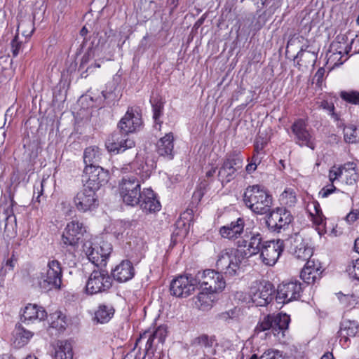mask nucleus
<instances>
[{"mask_svg":"<svg viewBox=\"0 0 359 359\" xmlns=\"http://www.w3.org/2000/svg\"><path fill=\"white\" fill-rule=\"evenodd\" d=\"M193 344L204 349V352L211 353L213 346L216 344V339L214 336L201 334L193 340Z\"/></svg>","mask_w":359,"mask_h":359,"instance_id":"35","label":"nucleus"},{"mask_svg":"<svg viewBox=\"0 0 359 359\" xmlns=\"http://www.w3.org/2000/svg\"><path fill=\"white\" fill-rule=\"evenodd\" d=\"M245 222L243 218H238L226 226H222L219 233L223 238L234 239L241 236L243 232Z\"/></svg>","mask_w":359,"mask_h":359,"instance_id":"26","label":"nucleus"},{"mask_svg":"<svg viewBox=\"0 0 359 359\" xmlns=\"http://www.w3.org/2000/svg\"><path fill=\"white\" fill-rule=\"evenodd\" d=\"M315 215L323 214L318 203L314 205Z\"/></svg>","mask_w":359,"mask_h":359,"instance_id":"60","label":"nucleus"},{"mask_svg":"<svg viewBox=\"0 0 359 359\" xmlns=\"http://www.w3.org/2000/svg\"><path fill=\"white\" fill-rule=\"evenodd\" d=\"M87 33H88V29H86V27H83L80 32L81 35L85 36Z\"/></svg>","mask_w":359,"mask_h":359,"instance_id":"63","label":"nucleus"},{"mask_svg":"<svg viewBox=\"0 0 359 359\" xmlns=\"http://www.w3.org/2000/svg\"><path fill=\"white\" fill-rule=\"evenodd\" d=\"M340 97L345 102L358 105L359 104V92L355 90H342L339 93Z\"/></svg>","mask_w":359,"mask_h":359,"instance_id":"43","label":"nucleus"},{"mask_svg":"<svg viewBox=\"0 0 359 359\" xmlns=\"http://www.w3.org/2000/svg\"><path fill=\"white\" fill-rule=\"evenodd\" d=\"M243 258L242 250L233 248L225 249L219 254L216 266L226 276H234L238 274Z\"/></svg>","mask_w":359,"mask_h":359,"instance_id":"6","label":"nucleus"},{"mask_svg":"<svg viewBox=\"0 0 359 359\" xmlns=\"http://www.w3.org/2000/svg\"><path fill=\"white\" fill-rule=\"evenodd\" d=\"M320 359H333V355L331 353H327Z\"/></svg>","mask_w":359,"mask_h":359,"instance_id":"61","label":"nucleus"},{"mask_svg":"<svg viewBox=\"0 0 359 359\" xmlns=\"http://www.w3.org/2000/svg\"><path fill=\"white\" fill-rule=\"evenodd\" d=\"M108 181V172L101 166H86L83 170V187L97 192Z\"/></svg>","mask_w":359,"mask_h":359,"instance_id":"11","label":"nucleus"},{"mask_svg":"<svg viewBox=\"0 0 359 359\" xmlns=\"http://www.w3.org/2000/svg\"><path fill=\"white\" fill-rule=\"evenodd\" d=\"M339 177H342L341 166L332 167L329 172V180L333 184V182L337 180Z\"/></svg>","mask_w":359,"mask_h":359,"instance_id":"47","label":"nucleus"},{"mask_svg":"<svg viewBox=\"0 0 359 359\" xmlns=\"http://www.w3.org/2000/svg\"><path fill=\"white\" fill-rule=\"evenodd\" d=\"M50 326L57 330H62L65 328L67 323L65 317H62L61 312H55L50 315Z\"/></svg>","mask_w":359,"mask_h":359,"instance_id":"44","label":"nucleus"},{"mask_svg":"<svg viewBox=\"0 0 359 359\" xmlns=\"http://www.w3.org/2000/svg\"><path fill=\"white\" fill-rule=\"evenodd\" d=\"M348 271L351 276L359 280V258L353 263L352 266H348Z\"/></svg>","mask_w":359,"mask_h":359,"instance_id":"48","label":"nucleus"},{"mask_svg":"<svg viewBox=\"0 0 359 359\" xmlns=\"http://www.w3.org/2000/svg\"><path fill=\"white\" fill-rule=\"evenodd\" d=\"M243 165V157L237 151L228 153L218 172V179L222 184L230 182Z\"/></svg>","mask_w":359,"mask_h":359,"instance_id":"7","label":"nucleus"},{"mask_svg":"<svg viewBox=\"0 0 359 359\" xmlns=\"http://www.w3.org/2000/svg\"><path fill=\"white\" fill-rule=\"evenodd\" d=\"M142 124V120L138 114L128 110L125 116L118 123L121 132L128 136V133L135 132Z\"/></svg>","mask_w":359,"mask_h":359,"instance_id":"23","label":"nucleus"},{"mask_svg":"<svg viewBox=\"0 0 359 359\" xmlns=\"http://www.w3.org/2000/svg\"><path fill=\"white\" fill-rule=\"evenodd\" d=\"M83 252L86 255L90 262L97 266H105L112 248L108 243H102L100 246L94 245L90 241H86L83 245Z\"/></svg>","mask_w":359,"mask_h":359,"instance_id":"10","label":"nucleus"},{"mask_svg":"<svg viewBox=\"0 0 359 359\" xmlns=\"http://www.w3.org/2000/svg\"><path fill=\"white\" fill-rule=\"evenodd\" d=\"M241 316V309L234 307L232 309L222 312L219 314V318L228 323L232 321H238Z\"/></svg>","mask_w":359,"mask_h":359,"instance_id":"41","label":"nucleus"},{"mask_svg":"<svg viewBox=\"0 0 359 359\" xmlns=\"http://www.w3.org/2000/svg\"><path fill=\"white\" fill-rule=\"evenodd\" d=\"M114 309L111 306L100 305L95 313L94 319L97 323H104L108 322L113 316Z\"/></svg>","mask_w":359,"mask_h":359,"instance_id":"38","label":"nucleus"},{"mask_svg":"<svg viewBox=\"0 0 359 359\" xmlns=\"http://www.w3.org/2000/svg\"><path fill=\"white\" fill-rule=\"evenodd\" d=\"M111 275L117 282L125 283L128 281L135 275L133 264L128 260L122 261L112 270Z\"/></svg>","mask_w":359,"mask_h":359,"instance_id":"24","label":"nucleus"},{"mask_svg":"<svg viewBox=\"0 0 359 359\" xmlns=\"http://www.w3.org/2000/svg\"><path fill=\"white\" fill-rule=\"evenodd\" d=\"M72 346L67 341H60L57 343L55 352V359H73Z\"/></svg>","mask_w":359,"mask_h":359,"instance_id":"36","label":"nucleus"},{"mask_svg":"<svg viewBox=\"0 0 359 359\" xmlns=\"http://www.w3.org/2000/svg\"><path fill=\"white\" fill-rule=\"evenodd\" d=\"M321 107L323 109H327L328 111L332 113V115L334 114V104L332 103H330L327 101H323L321 102Z\"/></svg>","mask_w":359,"mask_h":359,"instance_id":"55","label":"nucleus"},{"mask_svg":"<svg viewBox=\"0 0 359 359\" xmlns=\"http://www.w3.org/2000/svg\"><path fill=\"white\" fill-rule=\"evenodd\" d=\"M359 330V324L355 320L344 319L340 323L337 336L339 338L340 344L344 346H348L349 337H354Z\"/></svg>","mask_w":359,"mask_h":359,"instance_id":"22","label":"nucleus"},{"mask_svg":"<svg viewBox=\"0 0 359 359\" xmlns=\"http://www.w3.org/2000/svg\"><path fill=\"white\" fill-rule=\"evenodd\" d=\"M292 133L295 137V142L300 147H308L311 149L315 148V139L311 131L307 128L306 121L302 118L295 121L291 126Z\"/></svg>","mask_w":359,"mask_h":359,"instance_id":"16","label":"nucleus"},{"mask_svg":"<svg viewBox=\"0 0 359 359\" xmlns=\"http://www.w3.org/2000/svg\"><path fill=\"white\" fill-rule=\"evenodd\" d=\"M337 190L336 187L333 185V184H331L330 185L325 186L323 187L319 194L321 195L323 198L327 197L330 194H332Z\"/></svg>","mask_w":359,"mask_h":359,"instance_id":"50","label":"nucleus"},{"mask_svg":"<svg viewBox=\"0 0 359 359\" xmlns=\"http://www.w3.org/2000/svg\"><path fill=\"white\" fill-rule=\"evenodd\" d=\"M273 292V286L269 283L261 284L258 287H252L250 292V299L255 306H264L272 301Z\"/></svg>","mask_w":359,"mask_h":359,"instance_id":"20","label":"nucleus"},{"mask_svg":"<svg viewBox=\"0 0 359 359\" xmlns=\"http://www.w3.org/2000/svg\"><path fill=\"white\" fill-rule=\"evenodd\" d=\"M341 170L346 184L353 185L356 183L359 178V174L357 172L355 163L347 162L341 165Z\"/></svg>","mask_w":359,"mask_h":359,"instance_id":"32","label":"nucleus"},{"mask_svg":"<svg viewBox=\"0 0 359 359\" xmlns=\"http://www.w3.org/2000/svg\"><path fill=\"white\" fill-rule=\"evenodd\" d=\"M344 140L348 143L359 142V126L353 125L346 126L344 129Z\"/></svg>","mask_w":359,"mask_h":359,"instance_id":"39","label":"nucleus"},{"mask_svg":"<svg viewBox=\"0 0 359 359\" xmlns=\"http://www.w3.org/2000/svg\"><path fill=\"white\" fill-rule=\"evenodd\" d=\"M174 137L172 133H166L156 143L157 153L164 157L172 159L174 156Z\"/></svg>","mask_w":359,"mask_h":359,"instance_id":"27","label":"nucleus"},{"mask_svg":"<svg viewBox=\"0 0 359 359\" xmlns=\"http://www.w3.org/2000/svg\"><path fill=\"white\" fill-rule=\"evenodd\" d=\"M290 316L285 313L269 314L260 318L254 330V334L258 335L259 333L265 331L266 336L273 334L274 336L280 337H285V332L287 330Z\"/></svg>","mask_w":359,"mask_h":359,"instance_id":"4","label":"nucleus"},{"mask_svg":"<svg viewBox=\"0 0 359 359\" xmlns=\"http://www.w3.org/2000/svg\"><path fill=\"white\" fill-rule=\"evenodd\" d=\"M311 215L313 216V222L316 225H323V224L325 217L323 216V214H318V215L311 214Z\"/></svg>","mask_w":359,"mask_h":359,"instance_id":"54","label":"nucleus"},{"mask_svg":"<svg viewBox=\"0 0 359 359\" xmlns=\"http://www.w3.org/2000/svg\"><path fill=\"white\" fill-rule=\"evenodd\" d=\"M86 233V229L82 222L72 220L67 223L61 236L60 245L62 248L74 254L79 243Z\"/></svg>","mask_w":359,"mask_h":359,"instance_id":"5","label":"nucleus"},{"mask_svg":"<svg viewBox=\"0 0 359 359\" xmlns=\"http://www.w3.org/2000/svg\"><path fill=\"white\" fill-rule=\"evenodd\" d=\"M47 318L46 311L36 304H28L25 306L21 317L22 322L32 323L35 320H43Z\"/></svg>","mask_w":359,"mask_h":359,"instance_id":"29","label":"nucleus"},{"mask_svg":"<svg viewBox=\"0 0 359 359\" xmlns=\"http://www.w3.org/2000/svg\"><path fill=\"white\" fill-rule=\"evenodd\" d=\"M280 201L286 205H294L297 202L295 192L291 188L286 189L280 196Z\"/></svg>","mask_w":359,"mask_h":359,"instance_id":"42","label":"nucleus"},{"mask_svg":"<svg viewBox=\"0 0 359 359\" xmlns=\"http://www.w3.org/2000/svg\"><path fill=\"white\" fill-rule=\"evenodd\" d=\"M354 249L355 250V252H358L359 253V238H358L355 241V243H354Z\"/></svg>","mask_w":359,"mask_h":359,"instance_id":"62","label":"nucleus"},{"mask_svg":"<svg viewBox=\"0 0 359 359\" xmlns=\"http://www.w3.org/2000/svg\"><path fill=\"white\" fill-rule=\"evenodd\" d=\"M6 266L8 267L10 270L13 269V260L12 258L8 259L6 262Z\"/></svg>","mask_w":359,"mask_h":359,"instance_id":"59","label":"nucleus"},{"mask_svg":"<svg viewBox=\"0 0 359 359\" xmlns=\"http://www.w3.org/2000/svg\"><path fill=\"white\" fill-rule=\"evenodd\" d=\"M195 287L194 277L191 275L180 276L171 282L170 290L173 296L187 297L195 290Z\"/></svg>","mask_w":359,"mask_h":359,"instance_id":"18","label":"nucleus"},{"mask_svg":"<svg viewBox=\"0 0 359 359\" xmlns=\"http://www.w3.org/2000/svg\"><path fill=\"white\" fill-rule=\"evenodd\" d=\"M62 269L56 259L49 260L46 268L37 271L31 276L33 287L43 290L59 289L62 283Z\"/></svg>","mask_w":359,"mask_h":359,"instance_id":"2","label":"nucleus"},{"mask_svg":"<svg viewBox=\"0 0 359 359\" xmlns=\"http://www.w3.org/2000/svg\"><path fill=\"white\" fill-rule=\"evenodd\" d=\"M21 47V43L18 41V36H15L11 41L12 52L14 57H16Z\"/></svg>","mask_w":359,"mask_h":359,"instance_id":"52","label":"nucleus"},{"mask_svg":"<svg viewBox=\"0 0 359 359\" xmlns=\"http://www.w3.org/2000/svg\"><path fill=\"white\" fill-rule=\"evenodd\" d=\"M97 50L96 49H90L89 50L83 57L81 59L80 67L83 68L85 65H86L90 60L93 59L95 56V52Z\"/></svg>","mask_w":359,"mask_h":359,"instance_id":"49","label":"nucleus"},{"mask_svg":"<svg viewBox=\"0 0 359 359\" xmlns=\"http://www.w3.org/2000/svg\"><path fill=\"white\" fill-rule=\"evenodd\" d=\"M320 268L319 264H316L314 260H309L302 270L300 277L306 283L313 284L320 277Z\"/></svg>","mask_w":359,"mask_h":359,"instance_id":"28","label":"nucleus"},{"mask_svg":"<svg viewBox=\"0 0 359 359\" xmlns=\"http://www.w3.org/2000/svg\"><path fill=\"white\" fill-rule=\"evenodd\" d=\"M112 286V279L105 270H94L86 285L88 294H95L108 290Z\"/></svg>","mask_w":359,"mask_h":359,"instance_id":"12","label":"nucleus"},{"mask_svg":"<svg viewBox=\"0 0 359 359\" xmlns=\"http://www.w3.org/2000/svg\"><path fill=\"white\" fill-rule=\"evenodd\" d=\"M266 144V142H264V141H262V142L259 143L258 139H257L256 143L255 145V151L258 153L259 151L262 150L264 149V147H265Z\"/></svg>","mask_w":359,"mask_h":359,"instance_id":"56","label":"nucleus"},{"mask_svg":"<svg viewBox=\"0 0 359 359\" xmlns=\"http://www.w3.org/2000/svg\"><path fill=\"white\" fill-rule=\"evenodd\" d=\"M245 205L257 214L267 213L273 203L272 196L259 184L248 186L243 196Z\"/></svg>","mask_w":359,"mask_h":359,"instance_id":"3","label":"nucleus"},{"mask_svg":"<svg viewBox=\"0 0 359 359\" xmlns=\"http://www.w3.org/2000/svg\"><path fill=\"white\" fill-rule=\"evenodd\" d=\"M216 170L217 168H211L210 170H209L208 171H207L206 174H205V176L206 177L208 178H210L212 176H214V175L215 174L216 172Z\"/></svg>","mask_w":359,"mask_h":359,"instance_id":"58","label":"nucleus"},{"mask_svg":"<svg viewBox=\"0 0 359 359\" xmlns=\"http://www.w3.org/2000/svg\"><path fill=\"white\" fill-rule=\"evenodd\" d=\"M196 286L200 285L201 288L210 293L222 291L226 285L222 275L212 269L198 271L194 276Z\"/></svg>","mask_w":359,"mask_h":359,"instance_id":"8","label":"nucleus"},{"mask_svg":"<svg viewBox=\"0 0 359 359\" xmlns=\"http://www.w3.org/2000/svg\"><path fill=\"white\" fill-rule=\"evenodd\" d=\"M0 359H14L11 355L8 354L3 355L0 357Z\"/></svg>","mask_w":359,"mask_h":359,"instance_id":"64","label":"nucleus"},{"mask_svg":"<svg viewBox=\"0 0 359 359\" xmlns=\"http://www.w3.org/2000/svg\"><path fill=\"white\" fill-rule=\"evenodd\" d=\"M263 234L259 230H252L245 233L244 237L238 241V248H246V250L242 251L243 257H250L252 255L259 253L262 245L264 241Z\"/></svg>","mask_w":359,"mask_h":359,"instance_id":"13","label":"nucleus"},{"mask_svg":"<svg viewBox=\"0 0 359 359\" xmlns=\"http://www.w3.org/2000/svg\"><path fill=\"white\" fill-rule=\"evenodd\" d=\"M119 193L124 203L137 205L142 194L140 181L134 177H123L119 184Z\"/></svg>","mask_w":359,"mask_h":359,"instance_id":"9","label":"nucleus"},{"mask_svg":"<svg viewBox=\"0 0 359 359\" xmlns=\"http://www.w3.org/2000/svg\"><path fill=\"white\" fill-rule=\"evenodd\" d=\"M74 204L80 212H91L99 205L97 192L85 187L74 198Z\"/></svg>","mask_w":359,"mask_h":359,"instance_id":"14","label":"nucleus"},{"mask_svg":"<svg viewBox=\"0 0 359 359\" xmlns=\"http://www.w3.org/2000/svg\"><path fill=\"white\" fill-rule=\"evenodd\" d=\"M137 205L147 212L158 211L161 208L159 201L156 198L155 194L151 189H144L142 191Z\"/></svg>","mask_w":359,"mask_h":359,"instance_id":"25","label":"nucleus"},{"mask_svg":"<svg viewBox=\"0 0 359 359\" xmlns=\"http://www.w3.org/2000/svg\"><path fill=\"white\" fill-rule=\"evenodd\" d=\"M166 334L165 327L163 326L158 327L152 334L149 335V339L146 344L147 349H151L154 345L163 344L165 341Z\"/></svg>","mask_w":359,"mask_h":359,"instance_id":"34","label":"nucleus"},{"mask_svg":"<svg viewBox=\"0 0 359 359\" xmlns=\"http://www.w3.org/2000/svg\"><path fill=\"white\" fill-rule=\"evenodd\" d=\"M105 146L109 152H116L117 154L124 152L128 149H132L130 151L132 156L135 157L136 159L125 165L121 168L123 172H135L142 180L147 179L150 176L151 172L148 165L144 163L142 159L137 158V151L134 149L135 143L133 139L123 133H114L107 139Z\"/></svg>","mask_w":359,"mask_h":359,"instance_id":"1","label":"nucleus"},{"mask_svg":"<svg viewBox=\"0 0 359 359\" xmlns=\"http://www.w3.org/2000/svg\"><path fill=\"white\" fill-rule=\"evenodd\" d=\"M291 253L297 259L302 261L311 260L313 250L305 243L304 239L299 234H294L290 239Z\"/></svg>","mask_w":359,"mask_h":359,"instance_id":"21","label":"nucleus"},{"mask_svg":"<svg viewBox=\"0 0 359 359\" xmlns=\"http://www.w3.org/2000/svg\"><path fill=\"white\" fill-rule=\"evenodd\" d=\"M292 220L290 211L283 208H278L270 212L266 224L272 231L280 232L287 226Z\"/></svg>","mask_w":359,"mask_h":359,"instance_id":"17","label":"nucleus"},{"mask_svg":"<svg viewBox=\"0 0 359 359\" xmlns=\"http://www.w3.org/2000/svg\"><path fill=\"white\" fill-rule=\"evenodd\" d=\"M257 168V164H256V162L254 161V162H251L250 163H248L245 168V170L247 171V172L248 173H251L252 172L255 171Z\"/></svg>","mask_w":359,"mask_h":359,"instance_id":"57","label":"nucleus"},{"mask_svg":"<svg viewBox=\"0 0 359 359\" xmlns=\"http://www.w3.org/2000/svg\"><path fill=\"white\" fill-rule=\"evenodd\" d=\"M250 359H283V357L278 351L268 350L259 357L257 354H253Z\"/></svg>","mask_w":359,"mask_h":359,"instance_id":"46","label":"nucleus"},{"mask_svg":"<svg viewBox=\"0 0 359 359\" xmlns=\"http://www.w3.org/2000/svg\"><path fill=\"white\" fill-rule=\"evenodd\" d=\"M33 337V332L25 329L20 324L15 325L13 332V343L17 348L26 345Z\"/></svg>","mask_w":359,"mask_h":359,"instance_id":"30","label":"nucleus"},{"mask_svg":"<svg viewBox=\"0 0 359 359\" xmlns=\"http://www.w3.org/2000/svg\"><path fill=\"white\" fill-rule=\"evenodd\" d=\"M151 102L152 104L153 118L154 120V123L156 126L158 124L159 127H161L162 122L160 121L159 119L163 115V103L160 100H151Z\"/></svg>","mask_w":359,"mask_h":359,"instance_id":"40","label":"nucleus"},{"mask_svg":"<svg viewBox=\"0 0 359 359\" xmlns=\"http://www.w3.org/2000/svg\"><path fill=\"white\" fill-rule=\"evenodd\" d=\"M102 153L100 149L95 146L87 147L83 152V162L86 166H100Z\"/></svg>","mask_w":359,"mask_h":359,"instance_id":"31","label":"nucleus"},{"mask_svg":"<svg viewBox=\"0 0 359 359\" xmlns=\"http://www.w3.org/2000/svg\"><path fill=\"white\" fill-rule=\"evenodd\" d=\"M302 291V285L298 281L283 283L278 286L276 300L280 304H287L297 300Z\"/></svg>","mask_w":359,"mask_h":359,"instance_id":"19","label":"nucleus"},{"mask_svg":"<svg viewBox=\"0 0 359 359\" xmlns=\"http://www.w3.org/2000/svg\"><path fill=\"white\" fill-rule=\"evenodd\" d=\"M284 250V241L280 239L267 241L263 243L260 250V258L263 264L273 266Z\"/></svg>","mask_w":359,"mask_h":359,"instance_id":"15","label":"nucleus"},{"mask_svg":"<svg viewBox=\"0 0 359 359\" xmlns=\"http://www.w3.org/2000/svg\"><path fill=\"white\" fill-rule=\"evenodd\" d=\"M116 89L114 83H109L107 86V90L102 92L104 100L108 103L114 102L117 100L118 95L115 92Z\"/></svg>","mask_w":359,"mask_h":359,"instance_id":"45","label":"nucleus"},{"mask_svg":"<svg viewBox=\"0 0 359 359\" xmlns=\"http://www.w3.org/2000/svg\"><path fill=\"white\" fill-rule=\"evenodd\" d=\"M325 73V69L323 67H320L318 69L314 75V79L316 80L318 83H321Z\"/></svg>","mask_w":359,"mask_h":359,"instance_id":"53","label":"nucleus"},{"mask_svg":"<svg viewBox=\"0 0 359 359\" xmlns=\"http://www.w3.org/2000/svg\"><path fill=\"white\" fill-rule=\"evenodd\" d=\"M359 219V209L351 210L346 217V220L348 223L352 224Z\"/></svg>","mask_w":359,"mask_h":359,"instance_id":"51","label":"nucleus"},{"mask_svg":"<svg viewBox=\"0 0 359 359\" xmlns=\"http://www.w3.org/2000/svg\"><path fill=\"white\" fill-rule=\"evenodd\" d=\"M317 58V55L314 52L304 50L302 48L297 53L295 59L299 66L307 67L313 65Z\"/></svg>","mask_w":359,"mask_h":359,"instance_id":"37","label":"nucleus"},{"mask_svg":"<svg viewBox=\"0 0 359 359\" xmlns=\"http://www.w3.org/2000/svg\"><path fill=\"white\" fill-rule=\"evenodd\" d=\"M213 294L214 293H210L208 291L207 292H200L195 298L194 303L196 306L203 311L210 309L215 299Z\"/></svg>","mask_w":359,"mask_h":359,"instance_id":"33","label":"nucleus"}]
</instances>
